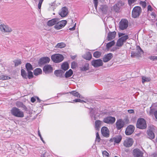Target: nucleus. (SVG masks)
<instances>
[{"mask_svg": "<svg viewBox=\"0 0 157 157\" xmlns=\"http://www.w3.org/2000/svg\"><path fill=\"white\" fill-rule=\"evenodd\" d=\"M132 154L134 157H143V153L138 148H135L133 150Z\"/></svg>", "mask_w": 157, "mask_h": 157, "instance_id": "obj_10", "label": "nucleus"}, {"mask_svg": "<svg viewBox=\"0 0 157 157\" xmlns=\"http://www.w3.org/2000/svg\"><path fill=\"white\" fill-rule=\"evenodd\" d=\"M11 113L13 115L17 117L22 118L24 117L23 112L16 107H13L12 109Z\"/></svg>", "mask_w": 157, "mask_h": 157, "instance_id": "obj_1", "label": "nucleus"}, {"mask_svg": "<svg viewBox=\"0 0 157 157\" xmlns=\"http://www.w3.org/2000/svg\"><path fill=\"white\" fill-rule=\"evenodd\" d=\"M151 107H150V110L149 111V114L150 115H151L153 114L154 113V114L155 113V110L154 109H151Z\"/></svg>", "mask_w": 157, "mask_h": 157, "instance_id": "obj_56", "label": "nucleus"}, {"mask_svg": "<svg viewBox=\"0 0 157 157\" xmlns=\"http://www.w3.org/2000/svg\"><path fill=\"white\" fill-rule=\"evenodd\" d=\"M154 115L155 118L157 119V111H156L155 112Z\"/></svg>", "mask_w": 157, "mask_h": 157, "instance_id": "obj_64", "label": "nucleus"}, {"mask_svg": "<svg viewBox=\"0 0 157 157\" xmlns=\"http://www.w3.org/2000/svg\"><path fill=\"white\" fill-rule=\"evenodd\" d=\"M91 65L95 67H97L102 66L103 63L102 60L98 59L94 60L91 61Z\"/></svg>", "mask_w": 157, "mask_h": 157, "instance_id": "obj_11", "label": "nucleus"}, {"mask_svg": "<svg viewBox=\"0 0 157 157\" xmlns=\"http://www.w3.org/2000/svg\"><path fill=\"white\" fill-rule=\"evenodd\" d=\"M63 71L61 70H56L54 71V74L57 77H59L62 75Z\"/></svg>", "mask_w": 157, "mask_h": 157, "instance_id": "obj_36", "label": "nucleus"}, {"mask_svg": "<svg viewBox=\"0 0 157 157\" xmlns=\"http://www.w3.org/2000/svg\"><path fill=\"white\" fill-rule=\"evenodd\" d=\"M147 10L148 11H152V8L151 5H149L147 6Z\"/></svg>", "mask_w": 157, "mask_h": 157, "instance_id": "obj_59", "label": "nucleus"}, {"mask_svg": "<svg viewBox=\"0 0 157 157\" xmlns=\"http://www.w3.org/2000/svg\"><path fill=\"white\" fill-rule=\"evenodd\" d=\"M96 140L98 142H100V138L98 132L96 133Z\"/></svg>", "mask_w": 157, "mask_h": 157, "instance_id": "obj_51", "label": "nucleus"}, {"mask_svg": "<svg viewBox=\"0 0 157 157\" xmlns=\"http://www.w3.org/2000/svg\"><path fill=\"white\" fill-rule=\"evenodd\" d=\"M115 121L116 118L115 117L109 116L104 118L103 121L108 124H112L115 122Z\"/></svg>", "mask_w": 157, "mask_h": 157, "instance_id": "obj_9", "label": "nucleus"}, {"mask_svg": "<svg viewBox=\"0 0 157 157\" xmlns=\"http://www.w3.org/2000/svg\"><path fill=\"white\" fill-rule=\"evenodd\" d=\"M82 71H86L89 69V64L87 63H85L82 67L80 68Z\"/></svg>", "mask_w": 157, "mask_h": 157, "instance_id": "obj_26", "label": "nucleus"}, {"mask_svg": "<svg viewBox=\"0 0 157 157\" xmlns=\"http://www.w3.org/2000/svg\"><path fill=\"white\" fill-rule=\"evenodd\" d=\"M148 58L153 61L157 60V56H149Z\"/></svg>", "mask_w": 157, "mask_h": 157, "instance_id": "obj_48", "label": "nucleus"}, {"mask_svg": "<svg viewBox=\"0 0 157 157\" xmlns=\"http://www.w3.org/2000/svg\"><path fill=\"white\" fill-rule=\"evenodd\" d=\"M128 112L130 113H134V111L132 109H129L128 110Z\"/></svg>", "mask_w": 157, "mask_h": 157, "instance_id": "obj_61", "label": "nucleus"}, {"mask_svg": "<svg viewBox=\"0 0 157 157\" xmlns=\"http://www.w3.org/2000/svg\"><path fill=\"white\" fill-rule=\"evenodd\" d=\"M134 130V126L133 125H130L126 128L125 131V133L127 135H130L133 132Z\"/></svg>", "mask_w": 157, "mask_h": 157, "instance_id": "obj_13", "label": "nucleus"}, {"mask_svg": "<svg viewBox=\"0 0 157 157\" xmlns=\"http://www.w3.org/2000/svg\"><path fill=\"white\" fill-rule=\"evenodd\" d=\"M42 71L40 68H37L36 69L33 71L34 75L37 76L42 73Z\"/></svg>", "mask_w": 157, "mask_h": 157, "instance_id": "obj_27", "label": "nucleus"}, {"mask_svg": "<svg viewBox=\"0 0 157 157\" xmlns=\"http://www.w3.org/2000/svg\"><path fill=\"white\" fill-rule=\"evenodd\" d=\"M67 23V21L66 20H63L59 21V23L62 24L64 26L66 25Z\"/></svg>", "mask_w": 157, "mask_h": 157, "instance_id": "obj_52", "label": "nucleus"}, {"mask_svg": "<svg viewBox=\"0 0 157 157\" xmlns=\"http://www.w3.org/2000/svg\"><path fill=\"white\" fill-rule=\"evenodd\" d=\"M51 58L54 63H59L63 61L64 58L62 55L56 54L52 55Z\"/></svg>", "mask_w": 157, "mask_h": 157, "instance_id": "obj_3", "label": "nucleus"}, {"mask_svg": "<svg viewBox=\"0 0 157 157\" xmlns=\"http://www.w3.org/2000/svg\"><path fill=\"white\" fill-rule=\"evenodd\" d=\"M137 0H128V4L130 6L131 5L132 3L136 2Z\"/></svg>", "mask_w": 157, "mask_h": 157, "instance_id": "obj_57", "label": "nucleus"}, {"mask_svg": "<svg viewBox=\"0 0 157 157\" xmlns=\"http://www.w3.org/2000/svg\"><path fill=\"white\" fill-rule=\"evenodd\" d=\"M56 23L57 24L54 26V28L56 29H59L64 27L62 24L59 23V21H58Z\"/></svg>", "mask_w": 157, "mask_h": 157, "instance_id": "obj_33", "label": "nucleus"}, {"mask_svg": "<svg viewBox=\"0 0 157 157\" xmlns=\"http://www.w3.org/2000/svg\"><path fill=\"white\" fill-rule=\"evenodd\" d=\"M125 34L124 33H118V36L119 37H121L122 36H124V35Z\"/></svg>", "mask_w": 157, "mask_h": 157, "instance_id": "obj_62", "label": "nucleus"}, {"mask_svg": "<svg viewBox=\"0 0 157 157\" xmlns=\"http://www.w3.org/2000/svg\"><path fill=\"white\" fill-rule=\"evenodd\" d=\"M50 61V59L48 57H43L39 59L38 62V64L39 66L40 67L42 65L49 63Z\"/></svg>", "mask_w": 157, "mask_h": 157, "instance_id": "obj_8", "label": "nucleus"}, {"mask_svg": "<svg viewBox=\"0 0 157 157\" xmlns=\"http://www.w3.org/2000/svg\"><path fill=\"white\" fill-rule=\"evenodd\" d=\"M116 35V33L115 31L109 32L108 34L107 39L108 41H110L115 38Z\"/></svg>", "mask_w": 157, "mask_h": 157, "instance_id": "obj_18", "label": "nucleus"}, {"mask_svg": "<svg viewBox=\"0 0 157 157\" xmlns=\"http://www.w3.org/2000/svg\"><path fill=\"white\" fill-rule=\"evenodd\" d=\"M10 78L9 77L4 75H2V77H0V79H2L4 80L9 79Z\"/></svg>", "mask_w": 157, "mask_h": 157, "instance_id": "obj_44", "label": "nucleus"}, {"mask_svg": "<svg viewBox=\"0 0 157 157\" xmlns=\"http://www.w3.org/2000/svg\"><path fill=\"white\" fill-rule=\"evenodd\" d=\"M142 10L140 6H136L134 8L132 12V17L136 18L138 17L141 12Z\"/></svg>", "mask_w": 157, "mask_h": 157, "instance_id": "obj_4", "label": "nucleus"}, {"mask_svg": "<svg viewBox=\"0 0 157 157\" xmlns=\"http://www.w3.org/2000/svg\"><path fill=\"white\" fill-rule=\"evenodd\" d=\"M115 44L114 40H112L111 42L107 43L106 45V48L107 49H109L110 47L113 46Z\"/></svg>", "mask_w": 157, "mask_h": 157, "instance_id": "obj_34", "label": "nucleus"}, {"mask_svg": "<svg viewBox=\"0 0 157 157\" xmlns=\"http://www.w3.org/2000/svg\"><path fill=\"white\" fill-rule=\"evenodd\" d=\"M137 50L136 52H132L131 53V57L133 58L135 57H141V54L144 53V52L139 46L137 47Z\"/></svg>", "mask_w": 157, "mask_h": 157, "instance_id": "obj_5", "label": "nucleus"}, {"mask_svg": "<svg viewBox=\"0 0 157 157\" xmlns=\"http://www.w3.org/2000/svg\"><path fill=\"white\" fill-rule=\"evenodd\" d=\"M151 80V79L149 78H146L144 76L142 77V82L144 83L145 82H149Z\"/></svg>", "mask_w": 157, "mask_h": 157, "instance_id": "obj_40", "label": "nucleus"}, {"mask_svg": "<svg viewBox=\"0 0 157 157\" xmlns=\"http://www.w3.org/2000/svg\"><path fill=\"white\" fill-rule=\"evenodd\" d=\"M147 134L148 137L150 139H153L155 138V134L153 131L151 130L147 131Z\"/></svg>", "mask_w": 157, "mask_h": 157, "instance_id": "obj_23", "label": "nucleus"}, {"mask_svg": "<svg viewBox=\"0 0 157 157\" xmlns=\"http://www.w3.org/2000/svg\"><path fill=\"white\" fill-rule=\"evenodd\" d=\"M77 66L76 63L74 61L73 62L71 63V68L72 69L75 68Z\"/></svg>", "mask_w": 157, "mask_h": 157, "instance_id": "obj_50", "label": "nucleus"}, {"mask_svg": "<svg viewBox=\"0 0 157 157\" xmlns=\"http://www.w3.org/2000/svg\"><path fill=\"white\" fill-rule=\"evenodd\" d=\"M70 93L74 96L79 97L80 98H82V96L80 95V94L77 92L75 91H73L70 92Z\"/></svg>", "mask_w": 157, "mask_h": 157, "instance_id": "obj_30", "label": "nucleus"}, {"mask_svg": "<svg viewBox=\"0 0 157 157\" xmlns=\"http://www.w3.org/2000/svg\"><path fill=\"white\" fill-rule=\"evenodd\" d=\"M102 153L104 157H109V154L106 151H103Z\"/></svg>", "mask_w": 157, "mask_h": 157, "instance_id": "obj_45", "label": "nucleus"}, {"mask_svg": "<svg viewBox=\"0 0 157 157\" xmlns=\"http://www.w3.org/2000/svg\"><path fill=\"white\" fill-rule=\"evenodd\" d=\"M113 54L111 53L105 55L104 57L103 58V61L104 62H107L109 61L113 57Z\"/></svg>", "mask_w": 157, "mask_h": 157, "instance_id": "obj_20", "label": "nucleus"}, {"mask_svg": "<svg viewBox=\"0 0 157 157\" xmlns=\"http://www.w3.org/2000/svg\"><path fill=\"white\" fill-rule=\"evenodd\" d=\"M101 132L102 135L106 137L109 136V131L108 128L106 127H103L101 128Z\"/></svg>", "mask_w": 157, "mask_h": 157, "instance_id": "obj_15", "label": "nucleus"}, {"mask_svg": "<svg viewBox=\"0 0 157 157\" xmlns=\"http://www.w3.org/2000/svg\"><path fill=\"white\" fill-rule=\"evenodd\" d=\"M140 4L144 8H145L146 6V3L145 2L141 1L140 2Z\"/></svg>", "mask_w": 157, "mask_h": 157, "instance_id": "obj_53", "label": "nucleus"}, {"mask_svg": "<svg viewBox=\"0 0 157 157\" xmlns=\"http://www.w3.org/2000/svg\"><path fill=\"white\" fill-rule=\"evenodd\" d=\"M73 74V71L72 70L70 69L69 71L66 72L65 76V78H68L71 76Z\"/></svg>", "mask_w": 157, "mask_h": 157, "instance_id": "obj_25", "label": "nucleus"}, {"mask_svg": "<svg viewBox=\"0 0 157 157\" xmlns=\"http://www.w3.org/2000/svg\"><path fill=\"white\" fill-rule=\"evenodd\" d=\"M28 76H27V78L28 77L29 79H31L33 77V76L32 72L31 71H28Z\"/></svg>", "mask_w": 157, "mask_h": 157, "instance_id": "obj_43", "label": "nucleus"}, {"mask_svg": "<svg viewBox=\"0 0 157 157\" xmlns=\"http://www.w3.org/2000/svg\"><path fill=\"white\" fill-rule=\"evenodd\" d=\"M52 67L50 65H47L44 66L43 71L45 73L49 74L52 71Z\"/></svg>", "mask_w": 157, "mask_h": 157, "instance_id": "obj_17", "label": "nucleus"}, {"mask_svg": "<svg viewBox=\"0 0 157 157\" xmlns=\"http://www.w3.org/2000/svg\"><path fill=\"white\" fill-rule=\"evenodd\" d=\"M35 101H36V99L34 97H32L31 98V101L32 103H34Z\"/></svg>", "mask_w": 157, "mask_h": 157, "instance_id": "obj_60", "label": "nucleus"}, {"mask_svg": "<svg viewBox=\"0 0 157 157\" xmlns=\"http://www.w3.org/2000/svg\"><path fill=\"white\" fill-rule=\"evenodd\" d=\"M128 25V22L127 20L122 19L119 22V27L122 30L126 29Z\"/></svg>", "mask_w": 157, "mask_h": 157, "instance_id": "obj_6", "label": "nucleus"}, {"mask_svg": "<svg viewBox=\"0 0 157 157\" xmlns=\"http://www.w3.org/2000/svg\"><path fill=\"white\" fill-rule=\"evenodd\" d=\"M124 42L120 39V38L117 40L116 44V46L118 47H121L124 44Z\"/></svg>", "mask_w": 157, "mask_h": 157, "instance_id": "obj_39", "label": "nucleus"}, {"mask_svg": "<svg viewBox=\"0 0 157 157\" xmlns=\"http://www.w3.org/2000/svg\"><path fill=\"white\" fill-rule=\"evenodd\" d=\"M13 62L15 63V67H17L21 63L20 59L14 60Z\"/></svg>", "mask_w": 157, "mask_h": 157, "instance_id": "obj_42", "label": "nucleus"}, {"mask_svg": "<svg viewBox=\"0 0 157 157\" xmlns=\"http://www.w3.org/2000/svg\"><path fill=\"white\" fill-rule=\"evenodd\" d=\"M21 75L22 77L25 78L27 79V75L25 71L22 69L21 71Z\"/></svg>", "mask_w": 157, "mask_h": 157, "instance_id": "obj_38", "label": "nucleus"}, {"mask_svg": "<svg viewBox=\"0 0 157 157\" xmlns=\"http://www.w3.org/2000/svg\"><path fill=\"white\" fill-rule=\"evenodd\" d=\"M129 38L128 36L126 35L121 36L120 38L124 42H125Z\"/></svg>", "mask_w": 157, "mask_h": 157, "instance_id": "obj_41", "label": "nucleus"}, {"mask_svg": "<svg viewBox=\"0 0 157 157\" xmlns=\"http://www.w3.org/2000/svg\"><path fill=\"white\" fill-rule=\"evenodd\" d=\"M73 101L75 102H79L81 103H83V102H86L83 100H81L79 99H75L73 100Z\"/></svg>", "mask_w": 157, "mask_h": 157, "instance_id": "obj_49", "label": "nucleus"}, {"mask_svg": "<svg viewBox=\"0 0 157 157\" xmlns=\"http://www.w3.org/2000/svg\"><path fill=\"white\" fill-rule=\"evenodd\" d=\"M38 135L39 136H40V139H41V140L44 142V140H43V139L42 138V136H41V135L40 134V132L39 130H38Z\"/></svg>", "mask_w": 157, "mask_h": 157, "instance_id": "obj_58", "label": "nucleus"}, {"mask_svg": "<svg viewBox=\"0 0 157 157\" xmlns=\"http://www.w3.org/2000/svg\"><path fill=\"white\" fill-rule=\"evenodd\" d=\"M125 123L124 120L122 119L117 120L116 123V128L118 130H121L124 126Z\"/></svg>", "mask_w": 157, "mask_h": 157, "instance_id": "obj_7", "label": "nucleus"}, {"mask_svg": "<svg viewBox=\"0 0 157 157\" xmlns=\"http://www.w3.org/2000/svg\"><path fill=\"white\" fill-rule=\"evenodd\" d=\"M100 9L104 14H106L108 9V7L106 5H103L101 6Z\"/></svg>", "mask_w": 157, "mask_h": 157, "instance_id": "obj_24", "label": "nucleus"}, {"mask_svg": "<svg viewBox=\"0 0 157 157\" xmlns=\"http://www.w3.org/2000/svg\"><path fill=\"white\" fill-rule=\"evenodd\" d=\"M25 67L27 71H30L33 70V68L29 63H27L25 65Z\"/></svg>", "mask_w": 157, "mask_h": 157, "instance_id": "obj_32", "label": "nucleus"}, {"mask_svg": "<svg viewBox=\"0 0 157 157\" xmlns=\"http://www.w3.org/2000/svg\"><path fill=\"white\" fill-rule=\"evenodd\" d=\"M136 127L141 129L146 128L147 127V123L145 120L143 118H139L137 121Z\"/></svg>", "mask_w": 157, "mask_h": 157, "instance_id": "obj_2", "label": "nucleus"}, {"mask_svg": "<svg viewBox=\"0 0 157 157\" xmlns=\"http://www.w3.org/2000/svg\"><path fill=\"white\" fill-rule=\"evenodd\" d=\"M103 122L100 120H96L95 122V128L97 130H99Z\"/></svg>", "mask_w": 157, "mask_h": 157, "instance_id": "obj_21", "label": "nucleus"}, {"mask_svg": "<svg viewBox=\"0 0 157 157\" xmlns=\"http://www.w3.org/2000/svg\"><path fill=\"white\" fill-rule=\"evenodd\" d=\"M113 8L114 10L116 12H119L120 8L116 5L113 6Z\"/></svg>", "mask_w": 157, "mask_h": 157, "instance_id": "obj_46", "label": "nucleus"}, {"mask_svg": "<svg viewBox=\"0 0 157 157\" xmlns=\"http://www.w3.org/2000/svg\"><path fill=\"white\" fill-rule=\"evenodd\" d=\"M59 21V20L58 18L52 19L48 21L47 23V25L49 26H52L57 23Z\"/></svg>", "mask_w": 157, "mask_h": 157, "instance_id": "obj_19", "label": "nucleus"}, {"mask_svg": "<svg viewBox=\"0 0 157 157\" xmlns=\"http://www.w3.org/2000/svg\"><path fill=\"white\" fill-rule=\"evenodd\" d=\"M133 141L132 138H129L125 140L123 143L124 145L126 147H131L133 144Z\"/></svg>", "mask_w": 157, "mask_h": 157, "instance_id": "obj_16", "label": "nucleus"}, {"mask_svg": "<svg viewBox=\"0 0 157 157\" xmlns=\"http://www.w3.org/2000/svg\"><path fill=\"white\" fill-rule=\"evenodd\" d=\"M66 46V44L63 42L58 43L56 47V48H63Z\"/></svg>", "mask_w": 157, "mask_h": 157, "instance_id": "obj_35", "label": "nucleus"}, {"mask_svg": "<svg viewBox=\"0 0 157 157\" xmlns=\"http://www.w3.org/2000/svg\"><path fill=\"white\" fill-rule=\"evenodd\" d=\"M68 13V10L67 7H62L59 13V14L62 17L67 16Z\"/></svg>", "mask_w": 157, "mask_h": 157, "instance_id": "obj_12", "label": "nucleus"}, {"mask_svg": "<svg viewBox=\"0 0 157 157\" xmlns=\"http://www.w3.org/2000/svg\"><path fill=\"white\" fill-rule=\"evenodd\" d=\"M119 8H121L124 5V3L121 1L118 2L117 4H115Z\"/></svg>", "mask_w": 157, "mask_h": 157, "instance_id": "obj_47", "label": "nucleus"}, {"mask_svg": "<svg viewBox=\"0 0 157 157\" xmlns=\"http://www.w3.org/2000/svg\"><path fill=\"white\" fill-rule=\"evenodd\" d=\"M16 105L17 107L22 108L25 111H26L27 110V108L21 102L19 101H17L16 103Z\"/></svg>", "mask_w": 157, "mask_h": 157, "instance_id": "obj_22", "label": "nucleus"}, {"mask_svg": "<svg viewBox=\"0 0 157 157\" xmlns=\"http://www.w3.org/2000/svg\"><path fill=\"white\" fill-rule=\"evenodd\" d=\"M0 29L2 31L5 33H10L12 31L10 27L4 25H0Z\"/></svg>", "mask_w": 157, "mask_h": 157, "instance_id": "obj_14", "label": "nucleus"}, {"mask_svg": "<svg viewBox=\"0 0 157 157\" xmlns=\"http://www.w3.org/2000/svg\"><path fill=\"white\" fill-rule=\"evenodd\" d=\"M121 139L122 137L120 135L114 137V143L118 144L121 142Z\"/></svg>", "mask_w": 157, "mask_h": 157, "instance_id": "obj_31", "label": "nucleus"}, {"mask_svg": "<svg viewBox=\"0 0 157 157\" xmlns=\"http://www.w3.org/2000/svg\"><path fill=\"white\" fill-rule=\"evenodd\" d=\"M94 6L96 9L97 8L98 5V0H93Z\"/></svg>", "mask_w": 157, "mask_h": 157, "instance_id": "obj_54", "label": "nucleus"}, {"mask_svg": "<svg viewBox=\"0 0 157 157\" xmlns=\"http://www.w3.org/2000/svg\"><path fill=\"white\" fill-rule=\"evenodd\" d=\"M44 0H39V3L38 4V8L39 9L41 8L42 4L43 1Z\"/></svg>", "mask_w": 157, "mask_h": 157, "instance_id": "obj_55", "label": "nucleus"}, {"mask_svg": "<svg viewBox=\"0 0 157 157\" xmlns=\"http://www.w3.org/2000/svg\"><path fill=\"white\" fill-rule=\"evenodd\" d=\"M101 52L96 51L94 53L93 56L96 58H98L101 56Z\"/></svg>", "mask_w": 157, "mask_h": 157, "instance_id": "obj_37", "label": "nucleus"}, {"mask_svg": "<svg viewBox=\"0 0 157 157\" xmlns=\"http://www.w3.org/2000/svg\"><path fill=\"white\" fill-rule=\"evenodd\" d=\"M61 68L62 69L65 71L69 68V65L67 62H64L61 65Z\"/></svg>", "mask_w": 157, "mask_h": 157, "instance_id": "obj_28", "label": "nucleus"}, {"mask_svg": "<svg viewBox=\"0 0 157 157\" xmlns=\"http://www.w3.org/2000/svg\"><path fill=\"white\" fill-rule=\"evenodd\" d=\"M92 58V56L90 53L88 52L84 55V58L86 60H89Z\"/></svg>", "mask_w": 157, "mask_h": 157, "instance_id": "obj_29", "label": "nucleus"}, {"mask_svg": "<svg viewBox=\"0 0 157 157\" xmlns=\"http://www.w3.org/2000/svg\"><path fill=\"white\" fill-rule=\"evenodd\" d=\"M76 24L75 23V25L71 28H70L69 30H74L75 29V25Z\"/></svg>", "mask_w": 157, "mask_h": 157, "instance_id": "obj_63", "label": "nucleus"}]
</instances>
